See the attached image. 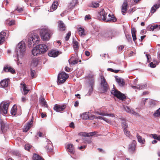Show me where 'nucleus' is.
<instances>
[{
	"instance_id": "1",
	"label": "nucleus",
	"mask_w": 160,
	"mask_h": 160,
	"mask_svg": "<svg viewBox=\"0 0 160 160\" xmlns=\"http://www.w3.org/2000/svg\"><path fill=\"white\" fill-rule=\"evenodd\" d=\"M40 40L39 36L36 33H32L29 35L28 41L29 47L33 46L35 44L38 43Z\"/></svg>"
},
{
	"instance_id": "2",
	"label": "nucleus",
	"mask_w": 160,
	"mask_h": 160,
	"mask_svg": "<svg viewBox=\"0 0 160 160\" xmlns=\"http://www.w3.org/2000/svg\"><path fill=\"white\" fill-rule=\"evenodd\" d=\"M26 50V46L24 42L22 41L19 42L16 48L18 57L19 56L21 58L23 57Z\"/></svg>"
},
{
	"instance_id": "3",
	"label": "nucleus",
	"mask_w": 160,
	"mask_h": 160,
	"mask_svg": "<svg viewBox=\"0 0 160 160\" xmlns=\"http://www.w3.org/2000/svg\"><path fill=\"white\" fill-rule=\"evenodd\" d=\"M40 33L41 38L43 41H45L48 40L50 36L52 34L50 31L45 29H41Z\"/></svg>"
},
{
	"instance_id": "4",
	"label": "nucleus",
	"mask_w": 160,
	"mask_h": 160,
	"mask_svg": "<svg viewBox=\"0 0 160 160\" xmlns=\"http://www.w3.org/2000/svg\"><path fill=\"white\" fill-rule=\"evenodd\" d=\"M68 75L64 72H62L58 74V77L57 83L58 84L63 83L68 78Z\"/></svg>"
},
{
	"instance_id": "5",
	"label": "nucleus",
	"mask_w": 160,
	"mask_h": 160,
	"mask_svg": "<svg viewBox=\"0 0 160 160\" xmlns=\"http://www.w3.org/2000/svg\"><path fill=\"white\" fill-rule=\"evenodd\" d=\"M9 103L7 102H3L0 104V113L2 114L7 113Z\"/></svg>"
},
{
	"instance_id": "6",
	"label": "nucleus",
	"mask_w": 160,
	"mask_h": 160,
	"mask_svg": "<svg viewBox=\"0 0 160 160\" xmlns=\"http://www.w3.org/2000/svg\"><path fill=\"white\" fill-rule=\"evenodd\" d=\"M111 93L118 99L122 100V101H124V99H126V96L118 90H112L111 91Z\"/></svg>"
},
{
	"instance_id": "7",
	"label": "nucleus",
	"mask_w": 160,
	"mask_h": 160,
	"mask_svg": "<svg viewBox=\"0 0 160 160\" xmlns=\"http://www.w3.org/2000/svg\"><path fill=\"white\" fill-rule=\"evenodd\" d=\"M101 86L103 92H106L109 88V86L105 78L103 77L101 80Z\"/></svg>"
},
{
	"instance_id": "8",
	"label": "nucleus",
	"mask_w": 160,
	"mask_h": 160,
	"mask_svg": "<svg viewBox=\"0 0 160 160\" xmlns=\"http://www.w3.org/2000/svg\"><path fill=\"white\" fill-rule=\"evenodd\" d=\"M0 125L1 130L2 133H4L9 130V125L5 123L2 120L0 121Z\"/></svg>"
},
{
	"instance_id": "9",
	"label": "nucleus",
	"mask_w": 160,
	"mask_h": 160,
	"mask_svg": "<svg viewBox=\"0 0 160 160\" xmlns=\"http://www.w3.org/2000/svg\"><path fill=\"white\" fill-rule=\"evenodd\" d=\"M66 108L65 105L56 104L53 107V109L57 112H60L63 111Z\"/></svg>"
},
{
	"instance_id": "10",
	"label": "nucleus",
	"mask_w": 160,
	"mask_h": 160,
	"mask_svg": "<svg viewBox=\"0 0 160 160\" xmlns=\"http://www.w3.org/2000/svg\"><path fill=\"white\" fill-rule=\"evenodd\" d=\"M136 142L135 140H133L132 143L130 144L128 147V151L131 153H132L135 151L136 148Z\"/></svg>"
},
{
	"instance_id": "11",
	"label": "nucleus",
	"mask_w": 160,
	"mask_h": 160,
	"mask_svg": "<svg viewBox=\"0 0 160 160\" xmlns=\"http://www.w3.org/2000/svg\"><path fill=\"white\" fill-rule=\"evenodd\" d=\"M37 48H38L41 53H44L48 50L47 46L44 44L38 45L37 46Z\"/></svg>"
},
{
	"instance_id": "12",
	"label": "nucleus",
	"mask_w": 160,
	"mask_h": 160,
	"mask_svg": "<svg viewBox=\"0 0 160 160\" xmlns=\"http://www.w3.org/2000/svg\"><path fill=\"white\" fill-rule=\"evenodd\" d=\"M98 14V17L100 19L106 21L107 13H106L104 9H101V11L99 12Z\"/></svg>"
},
{
	"instance_id": "13",
	"label": "nucleus",
	"mask_w": 160,
	"mask_h": 160,
	"mask_svg": "<svg viewBox=\"0 0 160 160\" xmlns=\"http://www.w3.org/2000/svg\"><path fill=\"white\" fill-rule=\"evenodd\" d=\"M58 28L59 31H63L65 30L66 27L63 22L61 20L58 21Z\"/></svg>"
},
{
	"instance_id": "14",
	"label": "nucleus",
	"mask_w": 160,
	"mask_h": 160,
	"mask_svg": "<svg viewBox=\"0 0 160 160\" xmlns=\"http://www.w3.org/2000/svg\"><path fill=\"white\" fill-rule=\"evenodd\" d=\"M3 70L5 72H9L12 74H14L15 73V70L14 68L8 65L5 66Z\"/></svg>"
},
{
	"instance_id": "15",
	"label": "nucleus",
	"mask_w": 160,
	"mask_h": 160,
	"mask_svg": "<svg viewBox=\"0 0 160 160\" xmlns=\"http://www.w3.org/2000/svg\"><path fill=\"white\" fill-rule=\"evenodd\" d=\"M10 82V80L9 79H5L2 80L0 82V85L3 88L7 87Z\"/></svg>"
},
{
	"instance_id": "16",
	"label": "nucleus",
	"mask_w": 160,
	"mask_h": 160,
	"mask_svg": "<svg viewBox=\"0 0 160 160\" xmlns=\"http://www.w3.org/2000/svg\"><path fill=\"white\" fill-rule=\"evenodd\" d=\"M72 44L74 51L75 52V53L77 56L78 55V49L79 48L78 42L76 41L73 40Z\"/></svg>"
},
{
	"instance_id": "17",
	"label": "nucleus",
	"mask_w": 160,
	"mask_h": 160,
	"mask_svg": "<svg viewBox=\"0 0 160 160\" xmlns=\"http://www.w3.org/2000/svg\"><path fill=\"white\" fill-rule=\"evenodd\" d=\"M33 122V121L32 120L28 122L26 126H24V128L23 130V131L25 132H28L32 126Z\"/></svg>"
},
{
	"instance_id": "18",
	"label": "nucleus",
	"mask_w": 160,
	"mask_h": 160,
	"mask_svg": "<svg viewBox=\"0 0 160 160\" xmlns=\"http://www.w3.org/2000/svg\"><path fill=\"white\" fill-rule=\"evenodd\" d=\"M58 4V0H55L52 4L51 6L52 8H50V9L48 11L49 12H52L56 10L57 8V6Z\"/></svg>"
},
{
	"instance_id": "19",
	"label": "nucleus",
	"mask_w": 160,
	"mask_h": 160,
	"mask_svg": "<svg viewBox=\"0 0 160 160\" xmlns=\"http://www.w3.org/2000/svg\"><path fill=\"white\" fill-rule=\"evenodd\" d=\"M78 3V0H72L69 3L68 6V8L70 10L72 9Z\"/></svg>"
},
{
	"instance_id": "20",
	"label": "nucleus",
	"mask_w": 160,
	"mask_h": 160,
	"mask_svg": "<svg viewBox=\"0 0 160 160\" xmlns=\"http://www.w3.org/2000/svg\"><path fill=\"white\" fill-rule=\"evenodd\" d=\"M77 56L76 58H75L74 56H72L71 58L68 61L70 64L73 65L77 64L78 62V58Z\"/></svg>"
},
{
	"instance_id": "21",
	"label": "nucleus",
	"mask_w": 160,
	"mask_h": 160,
	"mask_svg": "<svg viewBox=\"0 0 160 160\" xmlns=\"http://www.w3.org/2000/svg\"><path fill=\"white\" fill-rule=\"evenodd\" d=\"M60 53L61 52L58 51L52 50L49 52L48 55L50 57H55Z\"/></svg>"
},
{
	"instance_id": "22",
	"label": "nucleus",
	"mask_w": 160,
	"mask_h": 160,
	"mask_svg": "<svg viewBox=\"0 0 160 160\" xmlns=\"http://www.w3.org/2000/svg\"><path fill=\"white\" fill-rule=\"evenodd\" d=\"M67 151L69 152L71 154H74V148L73 144H69L67 145Z\"/></svg>"
},
{
	"instance_id": "23",
	"label": "nucleus",
	"mask_w": 160,
	"mask_h": 160,
	"mask_svg": "<svg viewBox=\"0 0 160 160\" xmlns=\"http://www.w3.org/2000/svg\"><path fill=\"white\" fill-rule=\"evenodd\" d=\"M6 35L5 32L2 31L0 33V45L2 44L4 41Z\"/></svg>"
},
{
	"instance_id": "24",
	"label": "nucleus",
	"mask_w": 160,
	"mask_h": 160,
	"mask_svg": "<svg viewBox=\"0 0 160 160\" xmlns=\"http://www.w3.org/2000/svg\"><path fill=\"white\" fill-rule=\"evenodd\" d=\"M136 32L137 31L134 28H132L131 29V32L133 40L134 42L137 39L136 38Z\"/></svg>"
},
{
	"instance_id": "25",
	"label": "nucleus",
	"mask_w": 160,
	"mask_h": 160,
	"mask_svg": "<svg viewBox=\"0 0 160 160\" xmlns=\"http://www.w3.org/2000/svg\"><path fill=\"white\" fill-rule=\"evenodd\" d=\"M39 102L42 106L45 107H48V105L46 103V101L44 98L42 96H41L39 98Z\"/></svg>"
},
{
	"instance_id": "26",
	"label": "nucleus",
	"mask_w": 160,
	"mask_h": 160,
	"mask_svg": "<svg viewBox=\"0 0 160 160\" xmlns=\"http://www.w3.org/2000/svg\"><path fill=\"white\" fill-rule=\"evenodd\" d=\"M38 60L37 59H33L32 61L30 68H33L35 67H36L38 64Z\"/></svg>"
},
{
	"instance_id": "27",
	"label": "nucleus",
	"mask_w": 160,
	"mask_h": 160,
	"mask_svg": "<svg viewBox=\"0 0 160 160\" xmlns=\"http://www.w3.org/2000/svg\"><path fill=\"white\" fill-rule=\"evenodd\" d=\"M128 4L127 2H124L122 6V12L123 13H125L126 12L128 8Z\"/></svg>"
},
{
	"instance_id": "28",
	"label": "nucleus",
	"mask_w": 160,
	"mask_h": 160,
	"mask_svg": "<svg viewBox=\"0 0 160 160\" xmlns=\"http://www.w3.org/2000/svg\"><path fill=\"white\" fill-rule=\"evenodd\" d=\"M38 48H37V46L34 48L32 50V53L34 56H37L41 53L40 51H39Z\"/></svg>"
},
{
	"instance_id": "29",
	"label": "nucleus",
	"mask_w": 160,
	"mask_h": 160,
	"mask_svg": "<svg viewBox=\"0 0 160 160\" xmlns=\"http://www.w3.org/2000/svg\"><path fill=\"white\" fill-rule=\"evenodd\" d=\"M108 16L109 17V18H107L106 20V22L112 21L115 22L116 21L117 19L114 17L113 15H111L109 14Z\"/></svg>"
},
{
	"instance_id": "30",
	"label": "nucleus",
	"mask_w": 160,
	"mask_h": 160,
	"mask_svg": "<svg viewBox=\"0 0 160 160\" xmlns=\"http://www.w3.org/2000/svg\"><path fill=\"white\" fill-rule=\"evenodd\" d=\"M116 81L120 86H123L125 84L124 80L119 78H116Z\"/></svg>"
},
{
	"instance_id": "31",
	"label": "nucleus",
	"mask_w": 160,
	"mask_h": 160,
	"mask_svg": "<svg viewBox=\"0 0 160 160\" xmlns=\"http://www.w3.org/2000/svg\"><path fill=\"white\" fill-rule=\"evenodd\" d=\"M78 31L79 34L81 36L83 37L85 35V30L83 28L80 27L78 28Z\"/></svg>"
},
{
	"instance_id": "32",
	"label": "nucleus",
	"mask_w": 160,
	"mask_h": 160,
	"mask_svg": "<svg viewBox=\"0 0 160 160\" xmlns=\"http://www.w3.org/2000/svg\"><path fill=\"white\" fill-rule=\"evenodd\" d=\"M160 7V4H155L152 7L151 9V12L152 13H153L156 11V10Z\"/></svg>"
},
{
	"instance_id": "33",
	"label": "nucleus",
	"mask_w": 160,
	"mask_h": 160,
	"mask_svg": "<svg viewBox=\"0 0 160 160\" xmlns=\"http://www.w3.org/2000/svg\"><path fill=\"white\" fill-rule=\"evenodd\" d=\"M17 111L16 106L14 105L11 109V112L13 115H15Z\"/></svg>"
},
{
	"instance_id": "34",
	"label": "nucleus",
	"mask_w": 160,
	"mask_h": 160,
	"mask_svg": "<svg viewBox=\"0 0 160 160\" xmlns=\"http://www.w3.org/2000/svg\"><path fill=\"white\" fill-rule=\"evenodd\" d=\"M96 113L98 114L103 115V116H109L112 117H114V114H112V113L108 114V113H106L105 112H96Z\"/></svg>"
},
{
	"instance_id": "35",
	"label": "nucleus",
	"mask_w": 160,
	"mask_h": 160,
	"mask_svg": "<svg viewBox=\"0 0 160 160\" xmlns=\"http://www.w3.org/2000/svg\"><path fill=\"white\" fill-rule=\"evenodd\" d=\"M33 160H44L41 157L37 154H34L33 156Z\"/></svg>"
},
{
	"instance_id": "36",
	"label": "nucleus",
	"mask_w": 160,
	"mask_h": 160,
	"mask_svg": "<svg viewBox=\"0 0 160 160\" xmlns=\"http://www.w3.org/2000/svg\"><path fill=\"white\" fill-rule=\"evenodd\" d=\"M32 68H30V75L31 76L32 78H36L37 77L36 75V72L35 70H32Z\"/></svg>"
},
{
	"instance_id": "37",
	"label": "nucleus",
	"mask_w": 160,
	"mask_h": 160,
	"mask_svg": "<svg viewBox=\"0 0 160 160\" xmlns=\"http://www.w3.org/2000/svg\"><path fill=\"white\" fill-rule=\"evenodd\" d=\"M137 137L138 142L142 143H144L145 141L143 139L141 136H140L138 133L137 134Z\"/></svg>"
},
{
	"instance_id": "38",
	"label": "nucleus",
	"mask_w": 160,
	"mask_h": 160,
	"mask_svg": "<svg viewBox=\"0 0 160 160\" xmlns=\"http://www.w3.org/2000/svg\"><path fill=\"white\" fill-rule=\"evenodd\" d=\"M81 117L84 120L88 119L89 118L88 113L87 112L83 113L81 115Z\"/></svg>"
},
{
	"instance_id": "39",
	"label": "nucleus",
	"mask_w": 160,
	"mask_h": 160,
	"mask_svg": "<svg viewBox=\"0 0 160 160\" xmlns=\"http://www.w3.org/2000/svg\"><path fill=\"white\" fill-rule=\"evenodd\" d=\"M122 126L123 130L124 129H127L128 128V126L126 122L125 121H123L122 122Z\"/></svg>"
},
{
	"instance_id": "40",
	"label": "nucleus",
	"mask_w": 160,
	"mask_h": 160,
	"mask_svg": "<svg viewBox=\"0 0 160 160\" xmlns=\"http://www.w3.org/2000/svg\"><path fill=\"white\" fill-rule=\"evenodd\" d=\"M99 4L98 3L95 2H92V3L90 4V6L92 8H96L98 7Z\"/></svg>"
},
{
	"instance_id": "41",
	"label": "nucleus",
	"mask_w": 160,
	"mask_h": 160,
	"mask_svg": "<svg viewBox=\"0 0 160 160\" xmlns=\"http://www.w3.org/2000/svg\"><path fill=\"white\" fill-rule=\"evenodd\" d=\"M153 115L155 117H158L160 116V108L157 110L154 113Z\"/></svg>"
},
{
	"instance_id": "42",
	"label": "nucleus",
	"mask_w": 160,
	"mask_h": 160,
	"mask_svg": "<svg viewBox=\"0 0 160 160\" xmlns=\"http://www.w3.org/2000/svg\"><path fill=\"white\" fill-rule=\"evenodd\" d=\"M23 90L24 92V94H26L28 93L29 90L27 89L26 85L25 83L23 84Z\"/></svg>"
},
{
	"instance_id": "43",
	"label": "nucleus",
	"mask_w": 160,
	"mask_h": 160,
	"mask_svg": "<svg viewBox=\"0 0 160 160\" xmlns=\"http://www.w3.org/2000/svg\"><path fill=\"white\" fill-rule=\"evenodd\" d=\"M108 34H112L111 36H110V37L111 39L113 37H114L116 35V32L115 31H109L108 32Z\"/></svg>"
},
{
	"instance_id": "44",
	"label": "nucleus",
	"mask_w": 160,
	"mask_h": 160,
	"mask_svg": "<svg viewBox=\"0 0 160 160\" xmlns=\"http://www.w3.org/2000/svg\"><path fill=\"white\" fill-rule=\"evenodd\" d=\"M152 137L160 141V136H158L157 134H152Z\"/></svg>"
},
{
	"instance_id": "45",
	"label": "nucleus",
	"mask_w": 160,
	"mask_h": 160,
	"mask_svg": "<svg viewBox=\"0 0 160 160\" xmlns=\"http://www.w3.org/2000/svg\"><path fill=\"white\" fill-rule=\"evenodd\" d=\"M123 131L124 132L125 134L128 137H129L130 134V133L129 131H128L127 129H124Z\"/></svg>"
},
{
	"instance_id": "46",
	"label": "nucleus",
	"mask_w": 160,
	"mask_h": 160,
	"mask_svg": "<svg viewBox=\"0 0 160 160\" xmlns=\"http://www.w3.org/2000/svg\"><path fill=\"white\" fill-rule=\"evenodd\" d=\"M71 32L70 31H69L67 34L66 36L65 37V39L66 41H68L71 36Z\"/></svg>"
},
{
	"instance_id": "47",
	"label": "nucleus",
	"mask_w": 160,
	"mask_h": 160,
	"mask_svg": "<svg viewBox=\"0 0 160 160\" xmlns=\"http://www.w3.org/2000/svg\"><path fill=\"white\" fill-rule=\"evenodd\" d=\"M32 146L30 145L29 144H27L25 145V149L27 150L28 151H29L30 149L32 147Z\"/></svg>"
},
{
	"instance_id": "48",
	"label": "nucleus",
	"mask_w": 160,
	"mask_h": 160,
	"mask_svg": "<svg viewBox=\"0 0 160 160\" xmlns=\"http://www.w3.org/2000/svg\"><path fill=\"white\" fill-rule=\"evenodd\" d=\"M124 108L125 110L127 112L130 113V112H131V109L128 106H126L124 107Z\"/></svg>"
},
{
	"instance_id": "49",
	"label": "nucleus",
	"mask_w": 160,
	"mask_h": 160,
	"mask_svg": "<svg viewBox=\"0 0 160 160\" xmlns=\"http://www.w3.org/2000/svg\"><path fill=\"white\" fill-rule=\"evenodd\" d=\"M146 56L147 58V62H150L151 61V58L150 55L149 54H146Z\"/></svg>"
},
{
	"instance_id": "50",
	"label": "nucleus",
	"mask_w": 160,
	"mask_h": 160,
	"mask_svg": "<svg viewBox=\"0 0 160 160\" xmlns=\"http://www.w3.org/2000/svg\"><path fill=\"white\" fill-rule=\"evenodd\" d=\"M147 86V84H145L142 85H141L139 87V89H142L145 88Z\"/></svg>"
},
{
	"instance_id": "51",
	"label": "nucleus",
	"mask_w": 160,
	"mask_h": 160,
	"mask_svg": "<svg viewBox=\"0 0 160 160\" xmlns=\"http://www.w3.org/2000/svg\"><path fill=\"white\" fill-rule=\"evenodd\" d=\"M16 10L17 11L19 12H21L23 10V9L22 8H19L18 7H17L16 9Z\"/></svg>"
},
{
	"instance_id": "52",
	"label": "nucleus",
	"mask_w": 160,
	"mask_h": 160,
	"mask_svg": "<svg viewBox=\"0 0 160 160\" xmlns=\"http://www.w3.org/2000/svg\"><path fill=\"white\" fill-rule=\"evenodd\" d=\"M15 21L14 20H11L8 23V24L9 26H12L15 24Z\"/></svg>"
},
{
	"instance_id": "53",
	"label": "nucleus",
	"mask_w": 160,
	"mask_h": 160,
	"mask_svg": "<svg viewBox=\"0 0 160 160\" xmlns=\"http://www.w3.org/2000/svg\"><path fill=\"white\" fill-rule=\"evenodd\" d=\"M50 146V145H48L46 147V149L48 152H50L52 151V149L51 148H49V147Z\"/></svg>"
},
{
	"instance_id": "54",
	"label": "nucleus",
	"mask_w": 160,
	"mask_h": 160,
	"mask_svg": "<svg viewBox=\"0 0 160 160\" xmlns=\"http://www.w3.org/2000/svg\"><path fill=\"white\" fill-rule=\"evenodd\" d=\"M149 65L150 67L152 68H155L156 66V65L155 64H153L152 62L150 63Z\"/></svg>"
},
{
	"instance_id": "55",
	"label": "nucleus",
	"mask_w": 160,
	"mask_h": 160,
	"mask_svg": "<svg viewBox=\"0 0 160 160\" xmlns=\"http://www.w3.org/2000/svg\"><path fill=\"white\" fill-rule=\"evenodd\" d=\"M91 19V16L90 15H86L85 16V20H88Z\"/></svg>"
},
{
	"instance_id": "56",
	"label": "nucleus",
	"mask_w": 160,
	"mask_h": 160,
	"mask_svg": "<svg viewBox=\"0 0 160 160\" xmlns=\"http://www.w3.org/2000/svg\"><path fill=\"white\" fill-rule=\"evenodd\" d=\"M69 126L70 128H75V126H74V123H73V122H71V123H70V124H69Z\"/></svg>"
},
{
	"instance_id": "57",
	"label": "nucleus",
	"mask_w": 160,
	"mask_h": 160,
	"mask_svg": "<svg viewBox=\"0 0 160 160\" xmlns=\"http://www.w3.org/2000/svg\"><path fill=\"white\" fill-rule=\"evenodd\" d=\"M93 90V88L92 86H91V87L89 89V92H88V93L89 95H90V94L92 93Z\"/></svg>"
},
{
	"instance_id": "58",
	"label": "nucleus",
	"mask_w": 160,
	"mask_h": 160,
	"mask_svg": "<svg viewBox=\"0 0 160 160\" xmlns=\"http://www.w3.org/2000/svg\"><path fill=\"white\" fill-rule=\"evenodd\" d=\"M103 120L105 121H106V122L108 123H110L111 122V121L110 120L107 119L105 118H103Z\"/></svg>"
},
{
	"instance_id": "59",
	"label": "nucleus",
	"mask_w": 160,
	"mask_h": 160,
	"mask_svg": "<svg viewBox=\"0 0 160 160\" xmlns=\"http://www.w3.org/2000/svg\"><path fill=\"white\" fill-rule=\"evenodd\" d=\"M124 47V46L122 45L118 47V49L119 51H121L123 48Z\"/></svg>"
},
{
	"instance_id": "60",
	"label": "nucleus",
	"mask_w": 160,
	"mask_h": 160,
	"mask_svg": "<svg viewBox=\"0 0 160 160\" xmlns=\"http://www.w3.org/2000/svg\"><path fill=\"white\" fill-rule=\"evenodd\" d=\"M90 135H91V136H92L95 135L97 133V132L94 131V132H90Z\"/></svg>"
},
{
	"instance_id": "61",
	"label": "nucleus",
	"mask_w": 160,
	"mask_h": 160,
	"mask_svg": "<svg viewBox=\"0 0 160 160\" xmlns=\"http://www.w3.org/2000/svg\"><path fill=\"white\" fill-rule=\"evenodd\" d=\"M151 27L152 28V31H153L154 29H156L155 27H157V26H155V25H152Z\"/></svg>"
},
{
	"instance_id": "62",
	"label": "nucleus",
	"mask_w": 160,
	"mask_h": 160,
	"mask_svg": "<svg viewBox=\"0 0 160 160\" xmlns=\"http://www.w3.org/2000/svg\"><path fill=\"white\" fill-rule=\"evenodd\" d=\"M85 55L87 56H89L90 55V53L88 51H86L85 52Z\"/></svg>"
},
{
	"instance_id": "63",
	"label": "nucleus",
	"mask_w": 160,
	"mask_h": 160,
	"mask_svg": "<svg viewBox=\"0 0 160 160\" xmlns=\"http://www.w3.org/2000/svg\"><path fill=\"white\" fill-rule=\"evenodd\" d=\"M42 133L41 132H39L37 134V136H38L39 137H41L42 135Z\"/></svg>"
},
{
	"instance_id": "64",
	"label": "nucleus",
	"mask_w": 160,
	"mask_h": 160,
	"mask_svg": "<svg viewBox=\"0 0 160 160\" xmlns=\"http://www.w3.org/2000/svg\"><path fill=\"white\" fill-rule=\"evenodd\" d=\"M41 117L42 118H43L44 117H47V115L46 114H44L43 112H42L41 113Z\"/></svg>"
}]
</instances>
